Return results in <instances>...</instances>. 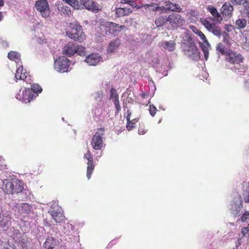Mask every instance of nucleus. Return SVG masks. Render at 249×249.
Masks as SVG:
<instances>
[{
  "instance_id": "nucleus-41",
  "label": "nucleus",
  "mask_w": 249,
  "mask_h": 249,
  "mask_svg": "<svg viewBox=\"0 0 249 249\" xmlns=\"http://www.w3.org/2000/svg\"><path fill=\"white\" fill-rule=\"evenodd\" d=\"M248 189L245 190L243 193L244 200L246 203L249 202V182L248 183Z\"/></svg>"
},
{
  "instance_id": "nucleus-31",
  "label": "nucleus",
  "mask_w": 249,
  "mask_h": 249,
  "mask_svg": "<svg viewBox=\"0 0 249 249\" xmlns=\"http://www.w3.org/2000/svg\"><path fill=\"white\" fill-rule=\"evenodd\" d=\"M58 9L61 14L65 16H69L71 14V9L67 6H58Z\"/></svg>"
},
{
  "instance_id": "nucleus-44",
  "label": "nucleus",
  "mask_w": 249,
  "mask_h": 249,
  "mask_svg": "<svg viewBox=\"0 0 249 249\" xmlns=\"http://www.w3.org/2000/svg\"><path fill=\"white\" fill-rule=\"evenodd\" d=\"M147 132V130L145 129V127L143 125H141L139 126L138 129V133L140 135H143Z\"/></svg>"
},
{
  "instance_id": "nucleus-28",
  "label": "nucleus",
  "mask_w": 249,
  "mask_h": 249,
  "mask_svg": "<svg viewBox=\"0 0 249 249\" xmlns=\"http://www.w3.org/2000/svg\"><path fill=\"white\" fill-rule=\"evenodd\" d=\"M161 45L164 49L170 52H172L174 51L175 49L176 43L174 41H165L162 42Z\"/></svg>"
},
{
  "instance_id": "nucleus-16",
  "label": "nucleus",
  "mask_w": 249,
  "mask_h": 249,
  "mask_svg": "<svg viewBox=\"0 0 249 249\" xmlns=\"http://www.w3.org/2000/svg\"><path fill=\"white\" fill-rule=\"evenodd\" d=\"M243 207L242 200L239 199L237 201H233L231 204L230 208L231 213L234 216H237L241 215V210Z\"/></svg>"
},
{
  "instance_id": "nucleus-11",
  "label": "nucleus",
  "mask_w": 249,
  "mask_h": 249,
  "mask_svg": "<svg viewBox=\"0 0 249 249\" xmlns=\"http://www.w3.org/2000/svg\"><path fill=\"white\" fill-rule=\"evenodd\" d=\"M233 5L230 2H226L222 6L220 11L223 18L226 21L230 19L233 16Z\"/></svg>"
},
{
  "instance_id": "nucleus-15",
  "label": "nucleus",
  "mask_w": 249,
  "mask_h": 249,
  "mask_svg": "<svg viewBox=\"0 0 249 249\" xmlns=\"http://www.w3.org/2000/svg\"><path fill=\"white\" fill-rule=\"evenodd\" d=\"M11 223V216L7 213H0V228L5 230L8 229Z\"/></svg>"
},
{
  "instance_id": "nucleus-51",
  "label": "nucleus",
  "mask_w": 249,
  "mask_h": 249,
  "mask_svg": "<svg viewBox=\"0 0 249 249\" xmlns=\"http://www.w3.org/2000/svg\"><path fill=\"white\" fill-rule=\"evenodd\" d=\"M3 249H17L15 247L9 245L8 246L4 247Z\"/></svg>"
},
{
  "instance_id": "nucleus-38",
  "label": "nucleus",
  "mask_w": 249,
  "mask_h": 249,
  "mask_svg": "<svg viewBox=\"0 0 249 249\" xmlns=\"http://www.w3.org/2000/svg\"><path fill=\"white\" fill-rule=\"evenodd\" d=\"M30 89L33 90V91L36 94V96L37 95V92L40 93L42 91V88L38 84H34L32 85L31 88Z\"/></svg>"
},
{
  "instance_id": "nucleus-35",
  "label": "nucleus",
  "mask_w": 249,
  "mask_h": 249,
  "mask_svg": "<svg viewBox=\"0 0 249 249\" xmlns=\"http://www.w3.org/2000/svg\"><path fill=\"white\" fill-rule=\"evenodd\" d=\"M216 50L222 54L225 55L226 56V53L227 51L225 50V46L222 43H219L217 44L216 47Z\"/></svg>"
},
{
  "instance_id": "nucleus-57",
  "label": "nucleus",
  "mask_w": 249,
  "mask_h": 249,
  "mask_svg": "<svg viewBox=\"0 0 249 249\" xmlns=\"http://www.w3.org/2000/svg\"><path fill=\"white\" fill-rule=\"evenodd\" d=\"M1 18H2V15H1V12H0V20H1Z\"/></svg>"
},
{
  "instance_id": "nucleus-49",
  "label": "nucleus",
  "mask_w": 249,
  "mask_h": 249,
  "mask_svg": "<svg viewBox=\"0 0 249 249\" xmlns=\"http://www.w3.org/2000/svg\"><path fill=\"white\" fill-rule=\"evenodd\" d=\"M241 238H239V239H238L237 241V242L236 243V245H235V246H236V249H237V248H238L240 246V245H241Z\"/></svg>"
},
{
  "instance_id": "nucleus-61",
  "label": "nucleus",
  "mask_w": 249,
  "mask_h": 249,
  "mask_svg": "<svg viewBox=\"0 0 249 249\" xmlns=\"http://www.w3.org/2000/svg\"><path fill=\"white\" fill-rule=\"evenodd\" d=\"M228 26H229V27H233V26H232V25H228Z\"/></svg>"
},
{
  "instance_id": "nucleus-30",
  "label": "nucleus",
  "mask_w": 249,
  "mask_h": 249,
  "mask_svg": "<svg viewBox=\"0 0 249 249\" xmlns=\"http://www.w3.org/2000/svg\"><path fill=\"white\" fill-rule=\"evenodd\" d=\"M8 57L10 60L15 61L16 62L20 60V54L15 51H10L8 53Z\"/></svg>"
},
{
  "instance_id": "nucleus-33",
  "label": "nucleus",
  "mask_w": 249,
  "mask_h": 249,
  "mask_svg": "<svg viewBox=\"0 0 249 249\" xmlns=\"http://www.w3.org/2000/svg\"><path fill=\"white\" fill-rule=\"evenodd\" d=\"M94 167L95 165L94 164L93 162H89L87 163V177L88 179H89L91 178V174H92L94 169Z\"/></svg>"
},
{
  "instance_id": "nucleus-50",
  "label": "nucleus",
  "mask_w": 249,
  "mask_h": 249,
  "mask_svg": "<svg viewBox=\"0 0 249 249\" xmlns=\"http://www.w3.org/2000/svg\"><path fill=\"white\" fill-rule=\"evenodd\" d=\"M37 41L39 43H42V44L45 43L46 42V40L45 39H41L40 38H38Z\"/></svg>"
},
{
  "instance_id": "nucleus-46",
  "label": "nucleus",
  "mask_w": 249,
  "mask_h": 249,
  "mask_svg": "<svg viewBox=\"0 0 249 249\" xmlns=\"http://www.w3.org/2000/svg\"><path fill=\"white\" fill-rule=\"evenodd\" d=\"M242 4L243 5L244 9L246 11H249V1L248 0H243V3Z\"/></svg>"
},
{
  "instance_id": "nucleus-13",
  "label": "nucleus",
  "mask_w": 249,
  "mask_h": 249,
  "mask_svg": "<svg viewBox=\"0 0 249 249\" xmlns=\"http://www.w3.org/2000/svg\"><path fill=\"white\" fill-rule=\"evenodd\" d=\"M82 6L89 11L96 13L101 10L100 5L92 0H82Z\"/></svg>"
},
{
  "instance_id": "nucleus-25",
  "label": "nucleus",
  "mask_w": 249,
  "mask_h": 249,
  "mask_svg": "<svg viewBox=\"0 0 249 249\" xmlns=\"http://www.w3.org/2000/svg\"><path fill=\"white\" fill-rule=\"evenodd\" d=\"M54 239L52 237H48L43 245L44 249H54Z\"/></svg>"
},
{
  "instance_id": "nucleus-26",
  "label": "nucleus",
  "mask_w": 249,
  "mask_h": 249,
  "mask_svg": "<svg viewBox=\"0 0 249 249\" xmlns=\"http://www.w3.org/2000/svg\"><path fill=\"white\" fill-rule=\"evenodd\" d=\"M67 3L69 4L75 9H83V7L82 6V0H80V1L78 0H68Z\"/></svg>"
},
{
  "instance_id": "nucleus-29",
  "label": "nucleus",
  "mask_w": 249,
  "mask_h": 249,
  "mask_svg": "<svg viewBox=\"0 0 249 249\" xmlns=\"http://www.w3.org/2000/svg\"><path fill=\"white\" fill-rule=\"evenodd\" d=\"M167 17L166 16H160L159 18H156L155 20V23L157 27H161L166 23L168 22Z\"/></svg>"
},
{
  "instance_id": "nucleus-23",
  "label": "nucleus",
  "mask_w": 249,
  "mask_h": 249,
  "mask_svg": "<svg viewBox=\"0 0 249 249\" xmlns=\"http://www.w3.org/2000/svg\"><path fill=\"white\" fill-rule=\"evenodd\" d=\"M165 6L166 9L173 12H180L182 10V8L178 4L174 3L169 1L166 2Z\"/></svg>"
},
{
  "instance_id": "nucleus-12",
  "label": "nucleus",
  "mask_w": 249,
  "mask_h": 249,
  "mask_svg": "<svg viewBox=\"0 0 249 249\" xmlns=\"http://www.w3.org/2000/svg\"><path fill=\"white\" fill-rule=\"evenodd\" d=\"M168 22L173 27H178L183 25L184 21L181 16L176 13L171 14L167 17Z\"/></svg>"
},
{
  "instance_id": "nucleus-6",
  "label": "nucleus",
  "mask_w": 249,
  "mask_h": 249,
  "mask_svg": "<svg viewBox=\"0 0 249 249\" xmlns=\"http://www.w3.org/2000/svg\"><path fill=\"white\" fill-rule=\"evenodd\" d=\"M70 60L65 56L58 57L54 62V68L55 70L60 72L68 71L70 66Z\"/></svg>"
},
{
  "instance_id": "nucleus-24",
  "label": "nucleus",
  "mask_w": 249,
  "mask_h": 249,
  "mask_svg": "<svg viewBox=\"0 0 249 249\" xmlns=\"http://www.w3.org/2000/svg\"><path fill=\"white\" fill-rule=\"evenodd\" d=\"M120 45V40L116 38L114 40L111 41L107 47V52L109 53L114 52Z\"/></svg>"
},
{
  "instance_id": "nucleus-4",
  "label": "nucleus",
  "mask_w": 249,
  "mask_h": 249,
  "mask_svg": "<svg viewBox=\"0 0 249 249\" xmlns=\"http://www.w3.org/2000/svg\"><path fill=\"white\" fill-rule=\"evenodd\" d=\"M105 132L104 128H99L97 129V131L93 135L91 141V145L94 149L99 150L103 148Z\"/></svg>"
},
{
  "instance_id": "nucleus-19",
  "label": "nucleus",
  "mask_w": 249,
  "mask_h": 249,
  "mask_svg": "<svg viewBox=\"0 0 249 249\" xmlns=\"http://www.w3.org/2000/svg\"><path fill=\"white\" fill-rule=\"evenodd\" d=\"M28 75L26 70L24 69L22 66H20L17 70L15 73V78L18 80H23L26 82H27L26 80L27 76Z\"/></svg>"
},
{
  "instance_id": "nucleus-32",
  "label": "nucleus",
  "mask_w": 249,
  "mask_h": 249,
  "mask_svg": "<svg viewBox=\"0 0 249 249\" xmlns=\"http://www.w3.org/2000/svg\"><path fill=\"white\" fill-rule=\"evenodd\" d=\"M235 24L237 29H244L247 25V20L244 18H239L235 21Z\"/></svg>"
},
{
  "instance_id": "nucleus-10",
  "label": "nucleus",
  "mask_w": 249,
  "mask_h": 249,
  "mask_svg": "<svg viewBox=\"0 0 249 249\" xmlns=\"http://www.w3.org/2000/svg\"><path fill=\"white\" fill-rule=\"evenodd\" d=\"M200 22L213 35L220 36L221 35V29L216 26L215 23H212L206 18H200Z\"/></svg>"
},
{
  "instance_id": "nucleus-43",
  "label": "nucleus",
  "mask_w": 249,
  "mask_h": 249,
  "mask_svg": "<svg viewBox=\"0 0 249 249\" xmlns=\"http://www.w3.org/2000/svg\"><path fill=\"white\" fill-rule=\"evenodd\" d=\"M241 233L243 236L246 237L249 236V227H244L241 230Z\"/></svg>"
},
{
  "instance_id": "nucleus-14",
  "label": "nucleus",
  "mask_w": 249,
  "mask_h": 249,
  "mask_svg": "<svg viewBox=\"0 0 249 249\" xmlns=\"http://www.w3.org/2000/svg\"><path fill=\"white\" fill-rule=\"evenodd\" d=\"M109 99L110 100H112L114 103L115 108L116 109V113H119L121 110V107L119 99V95L117 92L116 89L114 88H111L110 90Z\"/></svg>"
},
{
  "instance_id": "nucleus-53",
  "label": "nucleus",
  "mask_w": 249,
  "mask_h": 249,
  "mask_svg": "<svg viewBox=\"0 0 249 249\" xmlns=\"http://www.w3.org/2000/svg\"><path fill=\"white\" fill-rule=\"evenodd\" d=\"M135 0H133V3H130L129 4L131 5L133 7H136L137 6V4L135 2Z\"/></svg>"
},
{
  "instance_id": "nucleus-2",
  "label": "nucleus",
  "mask_w": 249,
  "mask_h": 249,
  "mask_svg": "<svg viewBox=\"0 0 249 249\" xmlns=\"http://www.w3.org/2000/svg\"><path fill=\"white\" fill-rule=\"evenodd\" d=\"M100 27L101 29L104 28L106 35H112L114 36H118L119 33L122 30L126 29L124 25H119L113 22L104 20L100 22Z\"/></svg>"
},
{
  "instance_id": "nucleus-9",
  "label": "nucleus",
  "mask_w": 249,
  "mask_h": 249,
  "mask_svg": "<svg viewBox=\"0 0 249 249\" xmlns=\"http://www.w3.org/2000/svg\"><path fill=\"white\" fill-rule=\"evenodd\" d=\"M36 94L33 91V90L26 88L22 91L21 95L18 93L16 95V97L17 99L25 103L30 102L34 98H36Z\"/></svg>"
},
{
  "instance_id": "nucleus-40",
  "label": "nucleus",
  "mask_w": 249,
  "mask_h": 249,
  "mask_svg": "<svg viewBox=\"0 0 249 249\" xmlns=\"http://www.w3.org/2000/svg\"><path fill=\"white\" fill-rule=\"evenodd\" d=\"M186 16L188 17L197 18L199 16V12L195 9L189 10L186 13Z\"/></svg>"
},
{
  "instance_id": "nucleus-48",
  "label": "nucleus",
  "mask_w": 249,
  "mask_h": 249,
  "mask_svg": "<svg viewBox=\"0 0 249 249\" xmlns=\"http://www.w3.org/2000/svg\"><path fill=\"white\" fill-rule=\"evenodd\" d=\"M91 156H92L89 150H88L87 151V152L84 155V158H86V159H87L88 158L90 157Z\"/></svg>"
},
{
  "instance_id": "nucleus-39",
  "label": "nucleus",
  "mask_w": 249,
  "mask_h": 249,
  "mask_svg": "<svg viewBox=\"0 0 249 249\" xmlns=\"http://www.w3.org/2000/svg\"><path fill=\"white\" fill-rule=\"evenodd\" d=\"M78 55L80 56H84L86 54V48L85 47L80 45H76V52Z\"/></svg>"
},
{
  "instance_id": "nucleus-56",
  "label": "nucleus",
  "mask_w": 249,
  "mask_h": 249,
  "mask_svg": "<svg viewBox=\"0 0 249 249\" xmlns=\"http://www.w3.org/2000/svg\"><path fill=\"white\" fill-rule=\"evenodd\" d=\"M160 7H156V9L157 10H160Z\"/></svg>"
},
{
  "instance_id": "nucleus-5",
  "label": "nucleus",
  "mask_w": 249,
  "mask_h": 249,
  "mask_svg": "<svg viewBox=\"0 0 249 249\" xmlns=\"http://www.w3.org/2000/svg\"><path fill=\"white\" fill-rule=\"evenodd\" d=\"M35 7L43 18H46L50 16L51 10L47 0H38L36 1Z\"/></svg>"
},
{
  "instance_id": "nucleus-58",
  "label": "nucleus",
  "mask_w": 249,
  "mask_h": 249,
  "mask_svg": "<svg viewBox=\"0 0 249 249\" xmlns=\"http://www.w3.org/2000/svg\"><path fill=\"white\" fill-rule=\"evenodd\" d=\"M142 7V6H138L137 7V8H138V9H140V8H141Z\"/></svg>"
},
{
  "instance_id": "nucleus-47",
  "label": "nucleus",
  "mask_w": 249,
  "mask_h": 249,
  "mask_svg": "<svg viewBox=\"0 0 249 249\" xmlns=\"http://www.w3.org/2000/svg\"><path fill=\"white\" fill-rule=\"evenodd\" d=\"M243 0H231L230 2L231 5H241L243 3Z\"/></svg>"
},
{
  "instance_id": "nucleus-37",
  "label": "nucleus",
  "mask_w": 249,
  "mask_h": 249,
  "mask_svg": "<svg viewBox=\"0 0 249 249\" xmlns=\"http://www.w3.org/2000/svg\"><path fill=\"white\" fill-rule=\"evenodd\" d=\"M208 46V45L205 46L202 43L200 42V46L201 47V48L203 52L204 57L206 60L208 59L209 56V50Z\"/></svg>"
},
{
  "instance_id": "nucleus-42",
  "label": "nucleus",
  "mask_w": 249,
  "mask_h": 249,
  "mask_svg": "<svg viewBox=\"0 0 249 249\" xmlns=\"http://www.w3.org/2000/svg\"><path fill=\"white\" fill-rule=\"evenodd\" d=\"M149 112L151 116H154L156 113L157 108L153 105H150L149 106Z\"/></svg>"
},
{
  "instance_id": "nucleus-52",
  "label": "nucleus",
  "mask_w": 249,
  "mask_h": 249,
  "mask_svg": "<svg viewBox=\"0 0 249 249\" xmlns=\"http://www.w3.org/2000/svg\"><path fill=\"white\" fill-rule=\"evenodd\" d=\"M87 160H88V163H92V162H93V157L92 156H91L89 158H88L87 159Z\"/></svg>"
},
{
  "instance_id": "nucleus-3",
  "label": "nucleus",
  "mask_w": 249,
  "mask_h": 249,
  "mask_svg": "<svg viewBox=\"0 0 249 249\" xmlns=\"http://www.w3.org/2000/svg\"><path fill=\"white\" fill-rule=\"evenodd\" d=\"M184 53L193 60H198L200 58V53L196 44L192 40L188 41L183 46Z\"/></svg>"
},
{
  "instance_id": "nucleus-1",
  "label": "nucleus",
  "mask_w": 249,
  "mask_h": 249,
  "mask_svg": "<svg viewBox=\"0 0 249 249\" xmlns=\"http://www.w3.org/2000/svg\"><path fill=\"white\" fill-rule=\"evenodd\" d=\"M70 30L66 32L67 36L75 41L82 42L85 39L86 36L82 26L76 22L70 24Z\"/></svg>"
},
{
  "instance_id": "nucleus-8",
  "label": "nucleus",
  "mask_w": 249,
  "mask_h": 249,
  "mask_svg": "<svg viewBox=\"0 0 249 249\" xmlns=\"http://www.w3.org/2000/svg\"><path fill=\"white\" fill-rule=\"evenodd\" d=\"M226 60L231 64H240L244 60V57L240 53L229 49L226 53Z\"/></svg>"
},
{
  "instance_id": "nucleus-45",
  "label": "nucleus",
  "mask_w": 249,
  "mask_h": 249,
  "mask_svg": "<svg viewBox=\"0 0 249 249\" xmlns=\"http://www.w3.org/2000/svg\"><path fill=\"white\" fill-rule=\"evenodd\" d=\"M249 218V212H246L242 216L241 220L242 222H246Z\"/></svg>"
},
{
  "instance_id": "nucleus-27",
  "label": "nucleus",
  "mask_w": 249,
  "mask_h": 249,
  "mask_svg": "<svg viewBox=\"0 0 249 249\" xmlns=\"http://www.w3.org/2000/svg\"><path fill=\"white\" fill-rule=\"evenodd\" d=\"M53 218L57 223H61L64 219V215L61 212H58L54 210L51 212Z\"/></svg>"
},
{
  "instance_id": "nucleus-18",
  "label": "nucleus",
  "mask_w": 249,
  "mask_h": 249,
  "mask_svg": "<svg viewBox=\"0 0 249 249\" xmlns=\"http://www.w3.org/2000/svg\"><path fill=\"white\" fill-rule=\"evenodd\" d=\"M101 56L99 53H93L86 57L85 61L90 66H95L100 61Z\"/></svg>"
},
{
  "instance_id": "nucleus-54",
  "label": "nucleus",
  "mask_w": 249,
  "mask_h": 249,
  "mask_svg": "<svg viewBox=\"0 0 249 249\" xmlns=\"http://www.w3.org/2000/svg\"><path fill=\"white\" fill-rule=\"evenodd\" d=\"M130 115H131V112L130 111H129V110H127V116L126 117V119L128 118V117H129V118H130Z\"/></svg>"
},
{
  "instance_id": "nucleus-59",
  "label": "nucleus",
  "mask_w": 249,
  "mask_h": 249,
  "mask_svg": "<svg viewBox=\"0 0 249 249\" xmlns=\"http://www.w3.org/2000/svg\"><path fill=\"white\" fill-rule=\"evenodd\" d=\"M62 0L65 1V2L67 3V1L68 0Z\"/></svg>"
},
{
  "instance_id": "nucleus-20",
  "label": "nucleus",
  "mask_w": 249,
  "mask_h": 249,
  "mask_svg": "<svg viewBox=\"0 0 249 249\" xmlns=\"http://www.w3.org/2000/svg\"><path fill=\"white\" fill-rule=\"evenodd\" d=\"M16 207L20 214H29L32 212V207L28 203H22L20 206Z\"/></svg>"
},
{
  "instance_id": "nucleus-22",
  "label": "nucleus",
  "mask_w": 249,
  "mask_h": 249,
  "mask_svg": "<svg viewBox=\"0 0 249 249\" xmlns=\"http://www.w3.org/2000/svg\"><path fill=\"white\" fill-rule=\"evenodd\" d=\"M132 12L130 8H118L116 9V14L118 17H124L129 15Z\"/></svg>"
},
{
  "instance_id": "nucleus-55",
  "label": "nucleus",
  "mask_w": 249,
  "mask_h": 249,
  "mask_svg": "<svg viewBox=\"0 0 249 249\" xmlns=\"http://www.w3.org/2000/svg\"><path fill=\"white\" fill-rule=\"evenodd\" d=\"M4 2L3 0H0V7L3 5Z\"/></svg>"
},
{
  "instance_id": "nucleus-21",
  "label": "nucleus",
  "mask_w": 249,
  "mask_h": 249,
  "mask_svg": "<svg viewBox=\"0 0 249 249\" xmlns=\"http://www.w3.org/2000/svg\"><path fill=\"white\" fill-rule=\"evenodd\" d=\"M207 9L217 22H221L223 19L222 17L214 6L213 5H209Z\"/></svg>"
},
{
  "instance_id": "nucleus-34",
  "label": "nucleus",
  "mask_w": 249,
  "mask_h": 249,
  "mask_svg": "<svg viewBox=\"0 0 249 249\" xmlns=\"http://www.w3.org/2000/svg\"><path fill=\"white\" fill-rule=\"evenodd\" d=\"M127 124H126V128L128 130H131L133 128L135 127L136 122H137L136 119H134L132 121H130V118L128 117L127 118Z\"/></svg>"
},
{
  "instance_id": "nucleus-17",
  "label": "nucleus",
  "mask_w": 249,
  "mask_h": 249,
  "mask_svg": "<svg viewBox=\"0 0 249 249\" xmlns=\"http://www.w3.org/2000/svg\"><path fill=\"white\" fill-rule=\"evenodd\" d=\"M62 52L64 54L71 57L76 53V45L72 42H69L64 46Z\"/></svg>"
},
{
  "instance_id": "nucleus-7",
  "label": "nucleus",
  "mask_w": 249,
  "mask_h": 249,
  "mask_svg": "<svg viewBox=\"0 0 249 249\" xmlns=\"http://www.w3.org/2000/svg\"><path fill=\"white\" fill-rule=\"evenodd\" d=\"M23 189V183L20 180L8 181L5 185V192L7 194H18Z\"/></svg>"
},
{
  "instance_id": "nucleus-60",
  "label": "nucleus",
  "mask_w": 249,
  "mask_h": 249,
  "mask_svg": "<svg viewBox=\"0 0 249 249\" xmlns=\"http://www.w3.org/2000/svg\"><path fill=\"white\" fill-rule=\"evenodd\" d=\"M150 6V5H149V4H145V5H144V6H146V7H148V6Z\"/></svg>"
},
{
  "instance_id": "nucleus-36",
  "label": "nucleus",
  "mask_w": 249,
  "mask_h": 249,
  "mask_svg": "<svg viewBox=\"0 0 249 249\" xmlns=\"http://www.w3.org/2000/svg\"><path fill=\"white\" fill-rule=\"evenodd\" d=\"M195 33L197 36H198L200 37V38L204 43H206V45H209V42L205 36L201 31L196 30V32H195Z\"/></svg>"
}]
</instances>
